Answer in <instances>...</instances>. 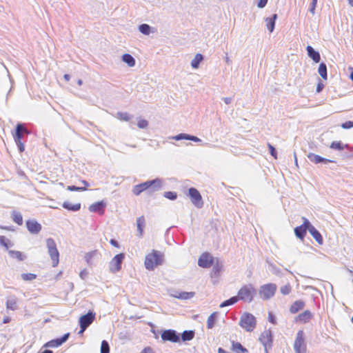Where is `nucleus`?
Instances as JSON below:
<instances>
[{
    "instance_id": "1",
    "label": "nucleus",
    "mask_w": 353,
    "mask_h": 353,
    "mask_svg": "<svg viewBox=\"0 0 353 353\" xmlns=\"http://www.w3.org/2000/svg\"><path fill=\"white\" fill-rule=\"evenodd\" d=\"M163 262V254L160 251L152 250L145 258L144 265L147 270H153Z\"/></svg>"
},
{
    "instance_id": "2",
    "label": "nucleus",
    "mask_w": 353,
    "mask_h": 353,
    "mask_svg": "<svg viewBox=\"0 0 353 353\" xmlns=\"http://www.w3.org/2000/svg\"><path fill=\"white\" fill-rule=\"evenodd\" d=\"M256 291L254 286L251 284H245L239 290L237 295L240 301L250 303L254 300Z\"/></svg>"
},
{
    "instance_id": "3",
    "label": "nucleus",
    "mask_w": 353,
    "mask_h": 353,
    "mask_svg": "<svg viewBox=\"0 0 353 353\" xmlns=\"http://www.w3.org/2000/svg\"><path fill=\"white\" fill-rule=\"evenodd\" d=\"M151 187H153L154 190H159L161 187V181L157 179L137 185L133 187L132 192L137 196Z\"/></svg>"
},
{
    "instance_id": "4",
    "label": "nucleus",
    "mask_w": 353,
    "mask_h": 353,
    "mask_svg": "<svg viewBox=\"0 0 353 353\" xmlns=\"http://www.w3.org/2000/svg\"><path fill=\"white\" fill-rule=\"evenodd\" d=\"M256 325V318L249 312H245L240 318L239 325L247 332H252Z\"/></svg>"
},
{
    "instance_id": "5",
    "label": "nucleus",
    "mask_w": 353,
    "mask_h": 353,
    "mask_svg": "<svg viewBox=\"0 0 353 353\" xmlns=\"http://www.w3.org/2000/svg\"><path fill=\"white\" fill-rule=\"evenodd\" d=\"M46 246L48 254L52 261L53 267H57L59 263V252L57 248V244L54 239L48 238L46 239Z\"/></svg>"
},
{
    "instance_id": "6",
    "label": "nucleus",
    "mask_w": 353,
    "mask_h": 353,
    "mask_svg": "<svg viewBox=\"0 0 353 353\" xmlns=\"http://www.w3.org/2000/svg\"><path fill=\"white\" fill-rule=\"evenodd\" d=\"M277 286L274 283H267L260 287L259 294L263 300H268L273 297L276 292Z\"/></svg>"
},
{
    "instance_id": "7",
    "label": "nucleus",
    "mask_w": 353,
    "mask_h": 353,
    "mask_svg": "<svg viewBox=\"0 0 353 353\" xmlns=\"http://www.w3.org/2000/svg\"><path fill=\"white\" fill-rule=\"evenodd\" d=\"M293 346L296 353H306L307 345L305 342V335L303 330H299L297 332Z\"/></svg>"
},
{
    "instance_id": "8",
    "label": "nucleus",
    "mask_w": 353,
    "mask_h": 353,
    "mask_svg": "<svg viewBox=\"0 0 353 353\" xmlns=\"http://www.w3.org/2000/svg\"><path fill=\"white\" fill-rule=\"evenodd\" d=\"M188 195L191 199L192 203L199 208L203 205V201L200 192L194 188H190L188 190Z\"/></svg>"
},
{
    "instance_id": "9",
    "label": "nucleus",
    "mask_w": 353,
    "mask_h": 353,
    "mask_svg": "<svg viewBox=\"0 0 353 353\" xmlns=\"http://www.w3.org/2000/svg\"><path fill=\"white\" fill-rule=\"evenodd\" d=\"M161 337L164 341H170L172 343H179L180 341L179 334L174 330H165L163 331Z\"/></svg>"
},
{
    "instance_id": "10",
    "label": "nucleus",
    "mask_w": 353,
    "mask_h": 353,
    "mask_svg": "<svg viewBox=\"0 0 353 353\" xmlns=\"http://www.w3.org/2000/svg\"><path fill=\"white\" fill-rule=\"evenodd\" d=\"M303 223L301 225L294 228L295 235L300 239L303 240L306 235L307 230H309L310 222L305 217H303Z\"/></svg>"
},
{
    "instance_id": "11",
    "label": "nucleus",
    "mask_w": 353,
    "mask_h": 353,
    "mask_svg": "<svg viewBox=\"0 0 353 353\" xmlns=\"http://www.w3.org/2000/svg\"><path fill=\"white\" fill-rule=\"evenodd\" d=\"M124 254L123 253L118 254L114 256L110 263V270L112 272H117L121 270V263L124 259Z\"/></svg>"
},
{
    "instance_id": "12",
    "label": "nucleus",
    "mask_w": 353,
    "mask_h": 353,
    "mask_svg": "<svg viewBox=\"0 0 353 353\" xmlns=\"http://www.w3.org/2000/svg\"><path fill=\"white\" fill-rule=\"evenodd\" d=\"M94 319L95 314L92 312H88L86 314L81 316L79 321L80 327L82 329L88 328L94 321Z\"/></svg>"
},
{
    "instance_id": "13",
    "label": "nucleus",
    "mask_w": 353,
    "mask_h": 353,
    "mask_svg": "<svg viewBox=\"0 0 353 353\" xmlns=\"http://www.w3.org/2000/svg\"><path fill=\"white\" fill-rule=\"evenodd\" d=\"M213 257L208 252L203 253L198 260V265L203 268H208L213 264Z\"/></svg>"
},
{
    "instance_id": "14",
    "label": "nucleus",
    "mask_w": 353,
    "mask_h": 353,
    "mask_svg": "<svg viewBox=\"0 0 353 353\" xmlns=\"http://www.w3.org/2000/svg\"><path fill=\"white\" fill-rule=\"evenodd\" d=\"M106 203L103 201H100L92 203L89 205L88 210L91 212L98 213L99 215H103L105 210Z\"/></svg>"
},
{
    "instance_id": "15",
    "label": "nucleus",
    "mask_w": 353,
    "mask_h": 353,
    "mask_svg": "<svg viewBox=\"0 0 353 353\" xmlns=\"http://www.w3.org/2000/svg\"><path fill=\"white\" fill-rule=\"evenodd\" d=\"M259 341L265 346L266 353H268L267 347H271L272 343V335L270 330L263 331L260 336Z\"/></svg>"
},
{
    "instance_id": "16",
    "label": "nucleus",
    "mask_w": 353,
    "mask_h": 353,
    "mask_svg": "<svg viewBox=\"0 0 353 353\" xmlns=\"http://www.w3.org/2000/svg\"><path fill=\"white\" fill-rule=\"evenodd\" d=\"M70 336V333L65 334L61 338L51 340L45 344V347H57L65 343Z\"/></svg>"
},
{
    "instance_id": "17",
    "label": "nucleus",
    "mask_w": 353,
    "mask_h": 353,
    "mask_svg": "<svg viewBox=\"0 0 353 353\" xmlns=\"http://www.w3.org/2000/svg\"><path fill=\"white\" fill-rule=\"evenodd\" d=\"M28 230L31 234H38L41 230V225L35 220H28L26 223Z\"/></svg>"
},
{
    "instance_id": "18",
    "label": "nucleus",
    "mask_w": 353,
    "mask_h": 353,
    "mask_svg": "<svg viewBox=\"0 0 353 353\" xmlns=\"http://www.w3.org/2000/svg\"><path fill=\"white\" fill-rule=\"evenodd\" d=\"M313 317V314L312 312L309 310H305L303 312L299 314L296 318L295 321L301 323H306L309 322Z\"/></svg>"
},
{
    "instance_id": "19",
    "label": "nucleus",
    "mask_w": 353,
    "mask_h": 353,
    "mask_svg": "<svg viewBox=\"0 0 353 353\" xmlns=\"http://www.w3.org/2000/svg\"><path fill=\"white\" fill-rule=\"evenodd\" d=\"M28 133L27 130L23 126L22 124H17L16 128V132L14 134V139L15 142H20L23 137V134Z\"/></svg>"
},
{
    "instance_id": "20",
    "label": "nucleus",
    "mask_w": 353,
    "mask_h": 353,
    "mask_svg": "<svg viewBox=\"0 0 353 353\" xmlns=\"http://www.w3.org/2000/svg\"><path fill=\"white\" fill-rule=\"evenodd\" d=\"M312 237L316 240V241L319 244L322 245L323 243V239L320 234V232L310 223V226L308 230Z\"/></svg>"
},
{
    "instance_id": "21",
    "label": "nucleus",
    "mask_w": 353,
    "mask_h": 353,
    "mask_svg": "<svg viewBox=\"0 0 353 353\" xmlns=\"http://www.w3.org/2000/svg\"><path fill=\"white\" fill-rule=\"evenodd\" d=\"M307 158L310 160V161L317 164L320 163H330L333 162V161L325 159L321 157L319 155L315 154L314 153H309L307 154Z\"/></svg>"
},
{
    "instance_id": "22",
    "label": "nucleus",
    "mask_w": 353,
    "mask_h": 353,
    "mask_svg": "<svg viewBox=\"0 0 353 353\" xmlns=\"http://www.w3.org/2000/svg\"><path fill=\"white\" fill-rule=\"evenodd\" d=\"M145 225V219L144 216H141L137 219V227L138 230V236L142 237L143 234V230Z\"/></svg>"
},
{
    "instance_id": "23",
    "label": "nucleus",
    "mask_w": 353,
    "mask_h": 353,
    "mask_svg": "<svg viewBox=\"0 0 353 353\" xmlns=\"http://www.w3.org/2000/svg\"><path fill=\"white\" fill-rule=\"evenodd\" d=\"M305 306V303L303 301L298 300L294 301L290 307V312L292 314H296L299 310H302Z\"/></svg>"
},
{
    "instance_id": "24",
    "label": "nucleus",
    "mask_w": 353,
    "mask_h": 353,
    "mask_svg": "<svg viewBox=\"0 0 353 353\" xmlns=\"http://www.w3.org/2000/svg\"><path fill=\"white\" fill-rule=\"evenodd\" d=\"M63 208L72 212L79 211L81 209V203H77L74 204L71 203L69 201H64L62 204Z\"/></svg>"
},
{
    "instance_id": "25",
    "label": "nucleus",
    "mask_w": 353,
    "mask_h": 353,
    "mask_svg": "<svg viewBox=\"0 0 353 353\" xmlns=\"http://www.w3.org/2000/svg\"><path fill=\"white\" fill-rule=\"evenodd\" d=\"M231 350L235 353H248V350L239 342L232 341Z\"/></svg>"
},
{
    "instance_id": "26",
    "label": "nucleus",
    "mask_w": 353,
    "mask_h": 353,
    "mask_svg": "<svg viewBox=\"0 0 353 353\" xmlns=\"http://www.w3.org/2000/svg\"><path fill=\"white\" fill-rule=\"evenodd\" d=\"M307 51L309 57H311L315 63H319L320 61L321 58L319 53L315 51L312 47L308 46L307 47Z\"/></svg>"
},
{
    "instance_id": "27",
    "label": "nucleus",
    "mask_w": 353,
    "mask_h": 353,
    "mask_svg": "<svg viewBox=\"0 0 353 353\" xmlns=\"http://www.w3.org/2000/svg\"><path fill=\"white\" fill-rule=\"evenodd\" d=\"M99 255H100V254L97 250H93L86 253L84 257L88 264H92L93 260Z\"/></svg>"
},
{
    "instance_id": "28",
    "label": "nucleus",
    "mask_w": 353,
    "mask_h": 353,
    "mask_svg": "<svg viewBox=\"0 0 353 353\" xmlns=\"http://www.w3.org/2000/svg\"><path fill=\"white\" fill-rule=\"evenodd\" d=\"M217 315H218V312H214L209 316V317L208 318V320H207L208 329H212L214 327V326L216 323Z\"/></svg>"
},
{
    "instance_id": "29",
    "label": "nucleus",
    "mask_w": 353,
    "mask_h": 353,
    "mask_svg": "<svg viewBox=\"0 0 353 353\" xmlns=\"http://www.w3.org/2000/svg\"><path fill=\"white\" fill-rule=\"evenodd\" d=\"M347 144H343L341 141H333L331 143L330 148L333 150L341 151L345 148H348Z\"/></svg>"
},
{
    "instance_id": "30",
    "label": "nucleus",
    "mask_w": 353,
    "mask_h": 353,
    "mask_svg": "<svg viewBox=\"0 0 353 353\" xmlns=\"http://www.w3.org/2000/svg\"><path fill=\"white\" fill-rule=\"evenodd\" d=\"M276 18H277V14H273V16L271 18H267L265 20L266 26L270 32H272L274 30L275 21H276Z\"/></svg>"
},
{
    "instance_id": "31",
    "label": "nucleus",
    "mask_w": 353,
    "mask_h": 353,
    "mask_svg": "<svg viewBox=\"0 0 353 353\" xmlns=\"http://www.w3.org/2000/svg\"><path fill=\"white\" fill-rule=\"evenodd\" d=\"M175 140H181V139H186V140H191L194 141H199L200 139L194 136L188 135L187 134H179L174 137Z\"/></svg>"
},
{
    "instance_id": "32",
    "label": "nucleus",
    "mask_w": 353,
    "mask_h": 353,
    "mask_svg": "<svg viewBox=\"0 0 353 353\" xmlns=\"http://www.w3.org/2000/svg\"><path fill=\"white\" fill-rule=\"evenodd\" d=\"M12 221L16 223L19 225H21L23 224V216L22 214L17 211H13L12 212Z\"/></svg>"
},
{
    "instance_id": "33",
    "label": "nucleus",
    "mask_w": 353,
    "mask_h": 353,
    "mask_svg": "<svg viewBox=\"0 0 353 353\" xmlns=\"http://www.w3.org/2000/svg\"><path fill=\"white\" fill-rule=\"evenodd\" d=\"M81 183L84 185V187H77L74 185H69L67 188V190L70 191H85L89 184L87 181L83 180Z\"/></svg>"
},
{
    "instance_id": "34",
    "label": "nucleus",
    "mask_w": 353,
    "mask_h": 353,
    "mask_svg": "<svg viewBox=\"0 0 353 353\" xmlns=\"http://www.w3.org/2000/svg\"><path fill=\"white\" fill-rule=\"evenodd\" d=\"M122 60L130 67H133L135 65V60L130 54H124L122 57Z\"/></svg>"
},
{
    "instance_id": "35",
    "label": "nucleus",
    "mask_w": 353,
    "mask_h": 353,
    "mask_svg": "<svg viewBox=\"0 0 353 353\" xmlns=\"http://www.w3.org/2000/svg\"><path fill=\"white\" fill-rule=\"evenodd\" d=\"M194 336V332L192 330H185L181 334V339L183 341H188L192 340Z\"/></svg>"
},
{
    "instance_id": "36",
    "label": "nucleus",
    "mask_w": 353,
    "mask_h": 353,
    "mask_svg": "<svg viewBox=\"0 0 353 353\" xmlns=\"http://www.w3.org/2000/svg\"><path fill=\"white\" fill-rule=\"evenodd\" d=\"M240 301L238 295L231 297L230 299L223 301L221 305V307H223L228 305H233L236 303L237 301Z\"/></svg>"
},
{
    "instance_id": "37",
    "label": "nucleus",
    "mask_w": 353,
    "mask_h": 353,
    "mask_svg": "<svg viewBox=\"0 0 353 353\" xmlns=\"http://www.w3.org/2000/svg\"><path fill=\"white\" fill-rule=\"evenodd\" d=\"M318 72H319V74H320V76L324 80L327 79V67H326V65L324 63H321L319 65Z\"/></svg>"
},
{
    "instance_id": "38",
    "label": "nucleus",
    "mask_w": 353,
    "mask_h": 353,
    "mask_svg": "<svg viewBox=\"0 0 353 353\" xmlns=\"http://www.w3.org/2000/svg\"><path fill=\"white\" fill-rule=\"evenodd\" d=\"M8 253L11 257L15 258L18 261H23L25 258V256L23 254V253L19 251L10 250Z\"/></svg>"
},
{
    "instance_id": "39",
    "label": "nucleus",
    "mask_w": 353,
    "mask_h": 353,
    "mask_svg": "<svg viewBox=\"0 0 353 353\" xmlns=\"http://www.w3.org/2000/svg\"><path fill=\"white\" fill-rule=\"evenodd\" d=\"M203 60V56L201 54H196L191 62V65L193 68H197L199 63Z\"/></svg>"
},
{
    "instance_id": "40",
    "label": "nucleus",
    "mask_w": 353,
    "mask_h": 353,
    "mask_svg": "<svg viewBox=\"0 0 353 353\" xmlns=\"http://www.w3.org/2000/svg\"><path fill=\"white\" fill-rule=\"evenodd\" d=\"M6 307L8 309L11 310H14L17 309V300L15 298H11L8 299L6 302Z\"/></svg>"
},
{
    "instance_id": "41",
    "label": "nucleus",
    "mask_w": 353,
    "mask_h": 353,
    "mask_svg": "<svg viewBox=\"0 0 353 353\" xmlns=\"http://www.w3.org/2000/svg\"><path fill=\"white\" fill-rule=\"evenodd\" d=\"M139 29L141 33L145 35H148L150 32V26L145 23L141 25Z\"/></svg>"
},
{
    "instance_id": "42",
    "label": "nucleus",
    "mask_w": 353,
    "mask_h": 353,
    "mask_svg": "<svg viewBox=\"0 0 353 353\" xmlns=\"http://www.w3.org/2000/svg\"><path fill=\"white\" fill-rule=\"evenodd\" d=\"M280 291L282 294L288 295L291 292L292 287L289 283H288V284L283 285V287H281L280 289Z\"/></svg>"
},
{
    "instance_id": "43",
    "label": "nucleus",
    "mask_w": 353,
    "mask_h": 353,
    "mask_svg": "<svg viewBox=\"0 0 353 353\" xmlns=\"http://www.w3.org/2000/svg\"><path fill=\"white\" fill-rule=\"evenodd\" d=\"M110 347L109 344L106 341H103L101 345V353H109Z\"/></svg>"
},
{
    "instance_id": "44",
    "label": "nucleus",
    "mask_w": 353,
    "mask_h": 353,
    "mask_svg": "<svg viewBox=\"0 0 353 353\" xmlns=\"http://www.w3.org/2000/svg\"><path fill=\"white\" fill-rule=\"evenodd\" d=\"M117 117L122 121H129L130 119V116L127 112H119L117 114Z\"/></svg>"
},
{
    "instance_id": "45",
    "label": "nucleus",
    "mask_w": 353,
    "mask_h": 353,
    "mask_svg": "<svg viewBox=\"0 0 353 353\" xmlns=\"http://www.w3.org/2000/svg\"><path fill=\"white\" fill-rule=\"evenodd\" d=\"M164 196L170 200H174L177 197V194L174 192H165L164 194Z\"/></svg>"
},
{
    "instance_id": "46",
    "label": "nucleus",
    "mask_w": 353,
    "mask_h": 353,
    "mask_svg": "<svg viewBox=\"0 0 353 353\" xmlns=\"http://www.w3.org/2000/svg\"><path fill=\"white\" fill-rule=\"evenodd\" d=\"M36 274H32V273H28V274H23L21 275L22 279L24 281H31L36 278Z\"/></svg>"
},
{
    "instance_id": "47",
    "label": "nucleus",
    "mask_w": 353,
    "mask_h": 353,
    "mask_svg": "<svg viewBox=\"0 0 353 353\" xmlns=\"http://www.w3.org/2000/svg\"><path fill=\"white\" fill-rule=\"evenodd\" d=\"M137 125L139 128H145L148 126V123L145 119H140L138 121Z\"/></svg>"
},
{
    "instance_id": "48",
    "label": "nucleus",
    "mask_w": 353,
    "mask_h": 353,
    "mask_svg": "<svg viewBox=\"0 0 353 353\" xmlns=\"http://www.w3.org/2000/svg\"><path fill=\"white\" fill-rule=\"evenodd\" d=\"M341 127L344 129H349L353 127V121H348L341 124Z\"/></svg>"
},
{
    "instance_id": "49",
    "label": "nucleus",
    "mask_w": 353,
    "mask_h": 353,
    "mask_svg": "<svg viewBox=\"0 0 353 353\" xmlns=\"http://www.w3.org/2000/svg\"><path fill=\"white\" fill-rule=\"evenodd\" d=\"M7 239L4 236H0V244L4 246L6 249L8 248V243Z\"/></svg>"
},
{
    "instance_id": "50",
    "label": "nucleus",
    "mask_w": 353,
    "mask_h": 353,
    "mask_svg": "<svg viewBox=\"0 0 353 353\" xmlns=\"http://www.w3.org/2000/svg\"><path fill=\"white\" fill-rule=\"evenodd\" d=\"M270 152L272 157H274L275 159H276V152L275 148L270 144H268Z\"/></svg>"
},
{
    "instance_id": "51",
    "label": "nucleus",
    "mask_w": 353,
    "mask_h": 353,
    "mask_svg": "<svg viewBox=\"0 0 353 353\" xmlns=\"http://www.w3.org/2000/svg\"><path fill=\"white\" fill-rule=\"evenodd\" d=\"M89 274L88 271L86 269L82 270L79 273V276L82 279H85Z\"/></svg>"
},
{
    "instance_id": "52",
    "label": "nucleus",
    "mask_w": 353,
    "mask_h": 353,
    "mask_svg": "<svg viewBox=\"0 0 353 353\" xmlns=\"http://www.w3.org/2000/svg\"><path fill=\"white\" fill-rule=\"evenodd\" d=\"M316 3H317V0H312V1L311 7H310V11L312 14L314 13V10H315V8H316Z\"/></svg>"
},
{
    "instance_id": "53",
    "label": "nucleus",
    "mask_w": 353,
    "mask_h": 353,
    "mask_svg": "<svg viewBox=\"0 0 353 353\" xmlns=\"http://www.w3.org/2000/svg\"><path fill=\"white\" fill-rule=\"evenodd\" d=\"M323 88H324V84L321 81H319L316 86V92H321L322 90L323 89Z\"/></svg>"
},
{
    "instance_id": "54",
    "label": "nucleus",
    "mask_w": 353,
    "mask_h": 353,
    "mask_svg": "<svg viewBox=\"0 0 353 353\" xmlns=\"http://www.w3.org/2000/svg\"><path fill=\"white\" fill-rule=\"evenodd\" d=\"M268 0H259L258 3V7L262 8L267 4Z\"/></svg>"
},
{
    "instance_id": "55",
    "label": "nucleus",
    "mask_w": 353,
    "mask_h": 353,
    "mask_svg": "<svg viewBox=\"0 0 353 353\" xmlns=\"http://www.w3.org/2000/svg\"><path fill=\"white\" fill-rule=\"evenodd\" d=\"M16 143L18 145L20 152H23L24 150V145L21 141H20V142H16Z\"/></svg>"
},
{
    "instance_id": "56",
    "label": "nucleus",
    "mask_w": 353,
    "mask_h": 353,
    "mask_svg": "<svg viewBox=\"0 0 353 353\" xmlns=\"http://www.w3.org/2000/svg\"><path fill=\"white\" fill-rule=\"evenodd\" d=\"M110 244L112 245H113L115 248H119V245L118 242L116 240H114V239H111L110 241Z\"/></svg>"
},
{
    "instance_id": "57",
    "label": "nucleus",
    "mask_w": 353,
    "mask_h": 353,
    "mask_svg": "<svg viewBox=\"0 0 353 353\" xmlns=\"http://www.w3.org/2000/svg\"><path fill=\"white\" fill-rule=\"evenodd\" d=\"M141 353H152V352L150 348H145Z\"/></svg>"
},
{
    "instance_id": "58",
    "label": "nucleus",
    "mask_w": 353,
    "mask_h": 353,
    "mask_svg": "<svg viewBox=\"0 0 353 353\" xmlns=\"http://www.w3.org/2000/svg\"><path fill=\"white\" fill-rule=\"evenodd\" d=\"M223 100H224L225 103H227V104L230 103V101H231V99L230 98H228V97L224 98Z\"/></svg>"
},
{
    "instance_id": "59",
    "label": "nucleus",
    "mask_w": 353,
    "mask_h": 353,
    "mask_svg": "<svg viewBox=\"0 0 353 353\" xmlns=\"http://www.w3.org/2000/svg\"><path fill=\"white\" fill-rule=\"evenodd\" d=\"M70 75L69 74H65L64 75V79L66 80V81H69L70 80Z\"/></svg>"
},
{
    "instance_id": "60",
    "label": "nucleus",
    "mask_w": 353,
    "mask_h": 353,
    "mask_svg": "<svg viewBox=\"0 0 353 353\" xmlns=\"http://www.w3.org/2000/svg\"><path fill=\"white\" fill-rule=\"evenodd\" d=\"M87 328H81L80 331L79 332V334H83V333L85 332V330H86Z\"/></svg>"
},
{
    "instance_id": "61",
    "label": "nucleus",
    "mask_w": 353,
    "mask_h": 353,
    "mask_svg": "<svg viewBox=\"0 0 353 353\" xmlns=\"http://www.w3.org/2000/svg\"><path fill=\"white\" fill-rule=\"evenodd\" d=\"M41 353H53L52 350H46Z\"/></svg>"
},
{
    "instance_id": "62",
    "label": "nucleus",
    "mask_w": 353,
    "mask_h": 353,
    "mask_svg": "<svg viewBox=\"0 0 353 353\" xmlns=\"http://www.w3.org/2000/svg\"><path fill=\"white\" fill-rule=\"evenodd\" d=\"M350 5L353 7V0H347Z\"/></svg>"
},
{
    "instance_id": "63",
    "label": "nucleus",
    "mask_w": 353,
    "mask_h": 353,
    "mask_svg": "<svg viewBox=\"0 0 353 353\" xmlns=\"http://www.w3.org/2000/svg\"><path fill=\"white\" fill-rule=\"evenodd\" d=\"M351 80L353 81V72L350 74V76Z\"/></svg>"
},
{
    "instance_id": "64",
    "label": "nucleus",
    "mask_w": 353,
    "mask_h": 353,
    "mask_svg": "<svg viewBox=\"0 0 353 353\" xmlns=\"http://www.w3.org/2000/svg\"><path fill=\"white\" fill-rule=\"evenodd\" d=\"M351 321L353 323V316L351 319Z\"/></svg>"
}]
</instances>
